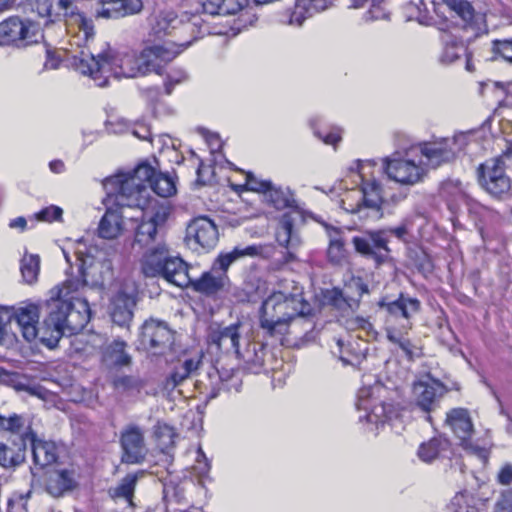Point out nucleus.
<instances>
[{"mask_svg":"<svg viewBox=\"0 0 512 512\" xmlns=\"http://www.w3.org/2000/svg\"><path fill=\"white\" fill-rule=\"evenodd\" d=\"M11 306L0 307V344L9 335V326L12 321Z\"/></svg>","mask_w":512,"mask_h":512,"instance_id":"58","label":"nucleus"},{"mask_svg":"<svg viewBox=\"0 0 512 512\" xmlns=\"http://www.w3.org/2000/svg\"><path fill=\"white\" fill-rule=\"evenodd\" d=\"M29 421L20 414L2 416L0 414V434H8L9 440L24 441L27 445Z\"/></svg>","mask_w":512,"mask_h":512,"instance_id":"36","label":"nucleus"},{"mask_svg":"<svg viewBox=\"0 0 512 512\" xmlns=\"http://www.w3.org/2000/svg\"><path fill=\"white\" fill-rule=\"evenodd\" d=\"M41 259L38 254H25L20 265L21 274L26 283H34L40 271Z\"/></svg>","mask_w":512,"mask_h":512,"instance_id":"48","label":"nucleus"},{"mask_svg":"<svg viewBox=\"0 0 512 512\" xmlns=\"http://www.w3.org/2000/svg\"><path fill=\"white\" fill-rule=\"evenodd\" d=\"M86 270L81 264L76 276L67 279L49 291L44 307L47 315L42 324V344L59 345L66 331L76 333L86 326L91 317V308L86 297L88 290Z\"/></svg>","mask_w":512,"mask_h":512,"instance_id":"3","label":"nucleus"},{"mask_svg":"<svg viewBox=\"0 0 512 512\" xmlns=\"http://www.w3.org/2000/svg\"><path fill=\"white\" fill-rule=\"evenodd\" d=\"M154 175L153 166L143 162L132 172L108 176L104 187L110 199L114 197L117 205L131 209H148L156 201L150 197Z\"/></svg>","mask_w":512,"mask_h":512,"instance_id":"5","label":"nucleus"},{"mask_svg":"<svg viewBox=\"0 0 512 512\" xmlns=\"http://www.w3.org/2000/svg\"><path fill=\"white\" fill-rule=\"evenodd\" d=\"M88 41L69 57L70 64L81 74L88 75L99 87H107L109 77L134 78L155 72L162 75L164 67L177 57L179 51L165 46H147L138 53L136 50L95 51Z\"/></svg>","mask_w":512,"mask_h":512,"instance_id":"1","label":"nucleus"},{"mask_svg":"<svg viewBox=\"0 0 512 512\" xmlns=\"http://www.w3.org/2000/svg\"><path fill=\"white\" fill-rule=\"evenodd\" d=\"M493 512H512V489H505L495 501Z\"/></svg>","mask_w":512,"mask_h":512,"instance_id":"61","label":"nucleus"},{"mask_svg":"<svg viewBox=\"0 0 512 512\" xmlns=\"http://www.w3.org/2000/svg\"><path fill=\"white\" fill-rule=\"evenodd\" d=\"M441 512H479L475 506L467 504L464 493H456L455 496L446 503Z\"/></svg>","mask_w":512,"mask_h":512,"instance_id":"55","label":"nucleus"},{"mask_svg":"<svg viewBox=\"0 0 512 512\" xmlns=\"http://www.w3.org/2000/svg\"><path fill=\"white\" fill-rule=\"evenodd\" d=\"M188 73L184 68L172 67L166 72L164 77V91L166 94H172L177 84L188 80Z\"/></svg>","mask_w":512,"mask_h":512,"instance_id":"51","label":"nucleus"},{"mask_svg":"<svg viewBox=\"0 0 512 512\" xmlns=\"http://www.w3.org/2000/svg\"><path fill=\"white\" fill-rule=\"evenodd\" d=\"M439 196L442 198L452 213L459 212L461 204L464 203L467 206V199H470L465 194L461 182L458 179H447L442 182L439 189Z\"/></svg>","mask_w":512,"mask_h":512,"instance_id":"35","label":"nucleus"},{"mask_svg":"<svg viewBox=\"0 0 512 512\" xmlns=\"http://www.w3.org/2000/svg\"><path fill=\"white\" fill-rule=\"evenodd\" d=\"M367 283L361 277H353L344 289L331 287L322 291L324 304L337 310L343 316L355 313L358 310L364 294L369 293Z\"/></svg>","mask_w":512,"mask_h":512,"instance_id":"13","label":"nucleus"},{"mask_svg":"<svg viewBox=\"0 0 512 512\" xmlns=\"http://www.w3.org/2000/svg\"><path fill=\"white\" fill-rule=\"evenodd\" d=\"M332 232L334 235L330 234L327 258L330 263L340 264L346 258L344 241L340 237V231L337 228H332Z\"/></svg>","mask_w":512,"mask_h":512,"instance_id":"47","label":"nucleus"},{"mask_svg":"<svg viewBox=\"0 0 512 512\" xmlns=\"http://www.w3.org/2000/svg\"><path fill=\"white\" fill-rule=\"evenodd\" d=\"M27 443L30 444L32 450L33 463L38 467L43 468L57 461L59 456L56 443L38 439L37 434L31 427V423L28 428Z\"/></svg>","mask_w":512,"mask_h":512,"instance_id":"31","label":"nucleus"},{"mask_svg":"<svg viewBox=\"0 0 512 512\" xmlns=\"http://www.w3.org/2000/svg\"><path fill=\"white\" fill-rule=\"evenodd\" d=\"M412 392L415 402L423 411L430 412L439 405L440 399L447 392L443 382L426 375L425 378L413 383Z\"/></svg>","mask_w":512,"mask_h":512,"instance_id":"20","label":"nucleus"},{"mask_svg":"<svg viewBox=\"0 0 512 512\" xmlns=\"http://www.w3.org/2000/svg\"><path fill=\"white\" fill-rule=\"evenodd\" d=\"M27 446L23 440L0 442V466L6 470H15L26 461Z\"/></svg>","mask_w":512,"mask_h":512,"instance_id":"34","label":"nucleus"},{"mask_svg":"<svg viewBox=\"0 0 512 512\" xmlns=\"http://www.w3.org/2000/svg\"><path fill=\"white\" fill-rule=\"evenodd\" d=\"M249 0H205L200 3V10L196 15L214 16V15H232L245 8Z\"/></svg>","mask_w":512,"mask_h":512,"instance_id":"38","label":"nucleus"},{"mask_svg":"<svg viewBox=\"0 0 512 512\" xmlns=\"http://www.w3.org/2000/svg\"><path fill=\"white\" fill-rule=\"evenodd\" d=\"M370 9L364 13L365 21H375V19H389L390 12L381 7V1H370Z\"/></svg>","mask_w":512,"mask_h":512,"instance_id":"60","label":"nucleus"},{"mask_svg":"<svg viewBox=\"0 0 512 512\" xmlns=\"http://www.w3.org/2000/svg\"><path fill=\"white\" fill-rule=\"evenodd\" d=\"M320 122L319 118H314L310 120V126L313 129L314 135L319 139L323 140L324 143L327 144H337L341 140V130L332 128V129H320L318 128V124Z\"/></svg>","mask_w":512,"mask_h":512,"instance_id":"52","label":"nucleus"},{"mask_svg":"<svg viewBox=\"0 0 512 512\" xmlns=\"http://www.w3.org/2000/svg\"><path fill=\"white\" fill-rule=\"evenodd\" d=\"M130 131L138 139L152 140L151 129L145 122L130 123Z\"/></svg>","mask_w":512,"mask_h":512,"instance_id":"62","label":"nucleus"},{"mask_svg":"<svg viewBox=\"0 0 512 512\" xmlns=\"http://www.w3.org/2000/svg\"><path fill=\"white\" fill-rule=\"evenodd\" d=\"M265 349L257 342H248L241 351L239 348L238 357L246 364V368L253 372H259L264 364Z\"/></svg>","mask_w":512,"mask_h":512,"instance_id":"43","label":"nucleus"},{"mask_svg":"<svg viewBox=\"0 0 512 512\" xmlns=\"http://www.w3.org/2000/svg\"><path fill=\"white\" fill-rule=\"evenodd\" d=\"M446 423L458 437L461 446L466 448L473 432V421L469 411L466 408H453L446 415Z\"/></svg>","mask_w":512,"mask_h":512,"instance_id":"32","label":"nucleus"},{"mask_svg":"<svg viewBox=\"0 0 512 512\" xmlns=\"http://www.w3.org/2000/svg\"><path fill=\"white\" fill-rule=\"evenodd\" d=\"M335 0H296L294 11L291 14L290 23L302 25L307 16L313 13L325 11L333 5Z\"/></svg>","mask_w":512,"mask_h":512,"instance_id":"42","label":"nucleus"},{"mask_svg":"<svg viewBox=\"0 0 512 512\" xmlns=\"http://www.w3.org/2000/svg\"><path fill=\"white\" fill-rule=\"evenodd\" d=\"M135 300L125 292H117L111 299V320L122 327H129L133 317Z\"/></svg>","mask_w":512,"mask_h":512,"instance_id":"33","label":"nucleus"},{"mask_svg":"<svg viewBox=\"0 0 512 512\" xmlns=\"http://www.w3.org/2000/svg\"><path fill=\"white\" fill-rule=\"evenodd\" d=\"M370 162H363L358 159L351 170H355L362 179L359 190L348 192L342 198V208L351 213H358L360 218H382L384 212L382 204L384 197L381 184L377 179H365V167L371 166Z\"/></svg>","mask_w":512,"mask_h":512,"instance_id":"6","label":"nucleus"},{"mask_svg":"<svg viewBox=\"0 0 512 512\" xmlns=\"http://www.w3.org/2000/svg\"><path fill=\"white\" fill-rule=\"evenodd\" d=\"M142 9V0H100L95 3L92 15L95 18L116 19L133 15Z\"/></svg>","mask_w":512,"mask_h":512,"instance_id":"26","label":"nucleus"},{"mask_svg":"<svg viewBox=\"0 0 512 512\" xmlns=\"http://www.w3.org/2000/svg\"><path fill=\"white\" fill-rule=\"evenodd\" d=\"M467 210L483 241H488L492 237V229L502 220L500 212L471 197L467 200Z\"/></svg>","mask_w":512,"mask_h":512,"instance_id":"22","label":"nucleus"},{"mask_svg":"<svg viewBox=\"0 0 512 512\" xmlns=\"http://www.w3.org/2000/svg\"><path fill=\"white\" fill-rule=\"evenodd\" d=\"M196 469L201 476H205L211 470V463L202 447L196 451Z\"/></svg>","mask_w":512,"mask_h":512,"instance_id":"63","label":"nucleus"},{"mask_svg":"<svg viewBox=\"0 0 512 512\" xmlns=\"http://www.w3.org/2000/svg\"><path fill=\"white\" fill-rule=\"evenodd\" d=\"M79 480L80 473L74 467L53 470L47 478L46 491L53 497H61L63 494L77 489Z\"/></svg>","mask_w":512,"mask_h":512,"instance_id":"30","label":"nucleus"},{"mask_svg":"<svg viewBox=\"0 0 512 512\" xmlns=\"http://www.w3.org/2000/svg\"><path fill=\"white\" fill-rule=\"evenodd\" d=\"M352 243L356 251L373 260L376 265L384 264L391 258L388 228L366 231L362 236L353 237Z\"/></svg>","mask_w":512,"mask_h":512,"instance_id":"16","label":"nucleus"},{"mask_svg":"<svg viewBox=\"0 0 512 512\" xmlns=\"http://www.w3.org/2000/svg\"><path fill=\"white\" fill-rule=\"evenodd\" d=\"M450 448V440L445 439V437H433L428 440L426 443H422L417 451L418 457L426 461V463H431V461L435 460V458L440 457L445 451Z\"/></svg>","mask_w":512,"mask_h":512,"instance_id":"44","label":"nucleus"},{"mask_svg":"<svg viewBox=\"0 0 512 512\" xmlns=\"http://www.w3.org/2000/svg\"><path fill=\"white\" fill-rule=\"evenodd\" d=\"M187 276L190 281L185 284V287H192L194 291L207 297H216L218 294L223 293L230 283L228 274L220 272L219 267H216V259L211 269L201 274L199 279L196 280L190 277L187 264Z\"/></svg>","mask_w":512,"mask_h":512,"instance_id":"21","label":"nucleus"},{"mask_svg":"<svg viewBox=\"0 0 512 512\" xmlns=\"http://www.w3.org/2000/svg\"><path fill=\"white\" fill-rule=\"evenodd\" d=\"M12 320L18 324L23 338L27 342L39 339L42 343V326H38L41 309L36 303H24L21 306H10Z\"/></svg>","mask_w":512,"mask_h":512,"instance_id":"19","label":"nucleus"},{"mask_svg":"<svg viewBox=\"0 0 512 512\" xmlns=\"http://www.w3.org/2000/svg\"><path fill=\"white\" fill-rule=\"evenodd\" d=\"M313 307L303 296L302 290L295 287L291 293H272L265 299L260 309V327L269 336H283L290 326H305L313 329Z\"/></svg>","mask_w":512,"mask_h":512,"instance_id":"4","label":"nucleus"},{"mask_svg":"<svg viewBox=\"0 0 512 512\" xmlns=\"http://www.w3.org/2000/svg\"><path fill=\"white\" fill-rule=\"evenodd\" d=\"M241 322L231 323L228 326H210L207 341L211 346H216L223 352H235L239 356L241 339Z\"/></svg>","mask_w":512,"mask_h":512,"instance_id":"24","label":"nucleus"},{"mask_svg":"<svg viewBox=\"0 0 512 512\" xmlns=\"http://www.w3.org/2000/svg\"><path fill=\"white\" fill-rule=\"evenodd\" d=\"M163 493L167 503H183L186 499L184 486L177 483H164Z\"/></svg>","mask_w":512,"mask_h":512,"instance_id":"56","label":"nucleus"},{"mask_svg":"<svg viewBox=\"0 0 512 512\" xmlns=\"http://www.w3.org/2000/svg\"><path fill=\"white\" fill-rule=\"evenodd\" d=\"M413 224V217L403 218V220H401V222L396 227L388 228L389 238L391 235H394V237L398 238L400 241L410 242V240L413 238L411 233Z\"/></svg>","mask_w":512,"mask_h":512,"instance_id":"54","label":"nucleus"},{"mask_svg":"<svg viewBox=\"0 0 512 512\" xmlns=\"http://www.w3.org/2000/svg\"><path fill=\"white\" fill-rule=\"evenodd\" d=\"M200 363V359L194 358H187L182 362H178L166 376L163 382L164 389L173 391L181 382L185 381V379L189 378V376L197 371Z\"/></svg>","mask_w":512,"mask_h":512,"instance_id":"39","label":"nucleus"},{"mask_svg":"<svg viewBox=\"0 0 512 512\" xmlns=\"http://www.w3.org/2000/svg\"><path fill=\"white\" fill-rule=\"evenodd\" d=\"M112 384L115 389L122 392L141 391L144 386L143 380L134 375H122L114 378Z\"/></svg>","mask_w":512,"mask_h":512,"instance_id":"53","label":"nucleus"},{"mask_svg":"<svg viewBox=\"0 0 512 512\" xmlns=\"http://www.w3.org/2000/svg\"><path fill=\"white\" fill-rule=\"evenodd\" d=\"M265 246L262 244H251L250 246L241 247L236 246L231 251L220 253L216 258V267L219 271L227 274V270L231 264L243 257H258V255H265Z\"/></svg>","mask_w":512,"mask_h":512,"instance_id":"37","label":"nucleus"},{"mask_svg":"<svg viewBox=\"0 0 512 512\" xmlns=\"http://www.w3.org/2000/svg\"><path fill=\"white\" fill-rule=\"evenodd\" d=\"M476 133V130H467V132H457L451 138H436L419 143L417 149L425 158L423 164L435 169L452 162L470 141L474 140Z\"/></svg>","mask_w":512,"mask_h":512,"instance_id":"8","label":"nucleus"},{"mask_svg":"<svg viewBox=\"0 0 512 512\" xmlns=\"http://www.w3.org/2000/svg\"><path fill=\"white\" fill-rule=\"evenodd\" d=\"M145 474V470H137V472L128 473L124 478L108 489V495L112 499H124L128 502L129 506H134V493L136 485Z\"/></svg>","mask_w":512,"mask_h":512,"instance_id":"41","label":"nucleus"},{"mask_svg":"<svg viewBox=\"0 0 512 512\" xmlns=\"http://www.w3.org/2000/svg\"><path fill=\"white\" fill-rule=\"evenodd\" d=\"M128 219L140 220L134 232L132 248L144 251L142 271L146 277H162L174 285L189 283L187 263L180 257L171 256L165 243V224L168 212L157 206V201L147 210H136Z\"/></svg>","mask_w":512,"mask_h":512,"instance_id":"2","label":"nucleus"},{"mask_svg":"<svg viewBox=\"0 0 512 512\" xmlns=\"http://www.w3.org/2000/svg\"><path fill=\"white\" fill-rule=\"evenodd\" d=\"M503 154L487 159L477 167L479 185L492 198L504 201L512 195V181L507 174Z\"/></svg>","mask_w":512,"mask_h":512,"instance_id":"11","label":"nucleus"},{"mask_svg":"<svg viewBox=\"0 0 512 512\" xmlns=\"http://www.w3.org/2000/svg\"><path fill=\"white\" fill-rule=\"evenodd\" d=\"M187 238L194 239L202 248H214L218 238V227L206 215L194 218L187 226Z\"/></svg>","mask_w":512,"mask_h":512,"instance_id":"28","label":"nucleus"},{"mask_svg":"<svg viewBox=\"0 0 512 512\" xmlns=\"http://www.w3.org/2000/svg\"><path fill=\"white\" fill-rule=\"evenodd\" d=\"M35 216L40 221H61L63 210L61 207H58V205H48V207H44L38 211Z\"/></svg>","mask_w":512,"mask_h":512,"instance_id":"57","label":"nucleus"},{"mask_svg":"<svg viewBox=\"0 0 512 512\" xmlns=\"http://www.w3.org/2000/svg\"><path fill=\"white\" fill-rule=\"evenodd\" d=\"M124 339H113L101 346V363L108 369H121L132 363V356L127 350Z\"/></svg>","mask_w":512,"mask_h":512,"instance_id":"29","label":"nucleus"},{"mask_svg":"<svg viewBox=\"0 0 512 512\" xmlns=\"http://www.w3.org/2000/svg\"><path fill=\"white\" fill-rule=\"evenodd\" d=\"M56 7V15L69 16L71 20L78 26L83 34L84 41H93L95 36V27L91 17H87L84 12L78 11L71 0H31V11L35 12L40 18H44L45 22L52 21L53 7Z\"/></svg>","mask_w":512,"mask_h":512,"instance_id":"10","label":"nucleus"},{"mask_svg":"<svg viewBox=\"0 0 512 512\" xmlns=\"http://www.w3.org/2000/svg\"><path fill=\"white\" fill-rule=\"evenodd\" d=\"M120 442L124 450L122 461L141 463L146 456L143 430L138 426H129L121 433Z\"/></svg>","mask_w":512,"mask_h":512,"instance_id":"27","label":"nucleus"},{"mask_svg":"<svg viewBox=\"0 0 512 512\" xmlns=\"http://www.w3.org/2000/svg\"><path fill=\"white\" fill-rule=\"evenodd\" d=\"M375 388L363 387L357 393L356 407L365 412L364 416H360V420L365 419L378 427L379 424H385L388 419L392 418L393 407L384 401H378L374 397Z\"/></svg>","mask_w":512,"mask_h":512,"instance_id":"18","label":"nucleus"},{"mask_svg":"<svg viewBox=\"0 0 512 512\" xmlns=\"http://www.w3.org/2000/svg\"><path fill=\"white\" fill-rule=\"evenodd\" d=\"M41 36L43 35L35 22L23 20L17 15L0 22V44L27 47L38 42Z\"/></svg>","mask_w":512,"mask_h":512,"instance_id":"15","label":"nucleus"},{"mask_svg":"<svg viewBox=\"0 0 512 512\" xmlns=\"http://www.w3.org/2000/svg\"><path fill=\"white\" fill-rule=\"evenodd\" d=\"M246 186L251 191L263 193L265 201L276 209L293 208L297 205L291 188L279 187L270 179H258L252 172L246 175Z\"/></svg>","mask_w":512,"mask_h":512,"instance_id":"17","label":"nucleus"},{"mask_svg":"<svg viewBox=\"0 0 512 512\" xmlns=\"http://www.w3.org/2000/svg\"><path fill=\"white\" fill-rule=\"evenodd\" d=\"M490 59H501L512 65V38L492 40Z\"/></svg>","mask_w":512,"mask_h":512,"instance_id":"50","label":"nucleus"},{"mask_svg":"<svg viewBox=\"0 0 512 512\" xmlns=\"http://www.w3.org/2000/svg\"><path fill=\"white\" fill-rule=\"evenodd\" d=\"M153 434L158 438V440H162L164 444H170L173 443L175 430L173 427L168 426V424L157 423L153 427Z\"/></svg>","mask_w":512,"mask_h":512,"instance_id":"59","label":"nucleus"},{"mask_svg":"<svg viewBox=\"0 0 512 512\" xmlns=\"http://www.w3.org/2000/svg\"><path fill=\"white\" fill-rule=\"evenodd\" d=\"M416 148L408 149L404 154L394 152L391 156L382 159L385 174L395 182L402 185H414L420 182L425 174V168L421 162L414 159Z\"/></svg>","mask_w":512,"mask_h":512,"instance_id":"14","label":"nucleus"},{"mask_svg":"<svg viewBox=\"0 0 512 512\" xmlns=\"http://www.w3.org/2000/svg\"><path fill=\"white\" fill-rule=\"evenodd\" d=\"M409 332L410 331H394V335L388 340L394 345H397L407 359L413 360L416 359V357L423 356V349L417 342L409 338Z\"/></svg>","mask_w":512,"mask_h":512,"instance_id":"45","label":"nucleus"},{"mask_svg":"<svg viewBox=\"0 0 512 512\" xmlns=\"http://www.w3.org/2000/svg\"><path fill=\"white\" fill-rule=\"evenodd\" d=\"M442 42L444 45V50L440 59L445 64H450V62L456 61V59L459 58L463 52H466V47L463 41L459 40L457 37H454V35L450 34V32H444L442 34Z\"/></svg>","mask_w":512,"mask_h":512,"instance_id":"46","label":"nucleus"},{"mask_svg":"<svg viewBox=\"0 0 512 512\" xmlns=\"http://www.w3.org/2000/svg\"><path fill=\"white\" fill-rule=\"evenodd\" d=\"M496 481L502 486L512 483V463H504L496 474Z\"/></svg>","mask_w":512,"mask_h":512,"instance_id":"64","label":"nucleus"},{"mask_svg":"<svg viewBox=\"0 0 512 512\" xmlns=\"http://www.w3.org/2000/svg\"><path fill=\"white\" fill-rule=\"evenodd\" d=\"M151 190L155 192L157 195L166 198V196L173 195V193L177 191V188L171 176L167 174H162V172H159L157 174L155 171L153 181L151 182Z\"/></svg>","mask_w":512,"mask_h":512,"instance_id":"49","label":"nucleus"},{"mask_svg":"<svg viewBox=\"0 0 512 512\" xmlns=\"http://www.w3.org/2000/svg\"><path fill=\"white\" fill-rule=\"evenodd\" d=\"M150 35L154 38L160 39L163 36L171 33L173 29H177L180 32H191L193 39L182 43V47H188L194 41V39L200 38L204 33H210V26L207 20L201 17V15L194 14L188 21H180L173 11H161L158 14H154L149 18Z\"/></svg>","mask_w":512,"mask_h":512,"instance_id":"9","label":"nucleus"},{"mask_svg":"<svg viewBox=\"0 0 512 512\" xmlns=\"http://www.w3.org/2000/svg\"><path fill=\"white\" fill-rule=\"evenodd\" d=\"M175 334L167 322L159 319H147L142 323L137 335V349L152 355H165L173 349Z\"/></svg>","mask_w":512,"mask_h":512,"instance_id":"12","label":"nucleus"},{"mask_svg":"<svg viewBox=\"0 0 512 512\" xmlns=\"http://www.w3.org/2000/svg\"><path fill=\"white\" fill-rule=\"evenodd\" d=\"M377 307L385 316V334L389 339L395 331L413 329V318L420 313L422 303L416 296L400 292L396 299L384 296Z\"/></svg>","mask_w":512,"mask_h":512,"instance_id":"7","label":"nucleus"},{"mask_svg":"<svg viewBox=\"0 0 512 512\" xmlns=\"http://www.w3.org/2000/svg\"><path fill=\"white\" fill-rule=\"evenodd\" d=\"M104 180L103 187L106 191V197L103 199V203L106 206V211L100 219L98 231L100 237L111 239L117 237L123 219L129 218V214H127L129 207H120V205L116 204L114 197L110 199L109 192L104 186Z\"/></svg>","mask_w":512,"mask_h":512,"instance_id":"23","label":"nucleus"},{"mask_svg":"<svg viewBox=\"0 0 512 512\" xmlns=\"http://www.w3.org/2000/svg\"><path fill=\"white\" fill-rule=\"evenodd\" d=\"M0 381H8L16 391H24L38 398H45L47 394L43 385L30 380L26 375L13 374V372H8L4 368H0Z\"/></svg>","mask_w":512,"mask_h":512,"instance_id":"40","label":"nucleus"},{"mask_svg":"<svg viewBox=\"0 0 512 512\" xmlns=\"http://www.w3.org/2000/svg\"><path fill=\"white\" fill-rule=\"evenodd\" d=\"M295 216L293 212H284L278 220L276 228V240L286 248L284 259L286 263L296 260L294 249L301 244V238L295 230Z\"/></svg>","mask_w":512,"mask_h":512,"instance_id":"25","label":"nucleus"}]
</instances>
